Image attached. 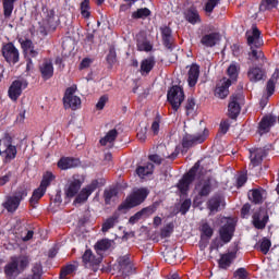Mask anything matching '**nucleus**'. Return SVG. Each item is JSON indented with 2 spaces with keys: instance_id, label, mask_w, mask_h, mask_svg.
Listing matches in <instances>:
<instances>
[{
  "instance_id": "1",
  "label": "nucleus",
  "mask_w": 279,
  "mask_h": 279,
  "mask_svg": "<svg viewBox=\"0 0 279 279\" xmlns=\"http://www.w3.org/2000/svg\"><path fill=\"white\" fill-rule=\"evenodd\" d=\"M97 186H99V182L94 180L90 184L82 189V181L73 177L68 180L63 191L66 199H73V197H75L73 204L74 206H80V204L88 202V197L97 191Z\"/></svg>"
},
{
  "instance_id": "2",
  "label": "nucleus",
  "mask_w": 279,
  "mask_h": 279,
  "mask_svg": "<svg viewBox=\"0 0 279 279\" xmlns=\"http://www.w3.org/2000/svg\"><path fill=\"white\" fill-rule=\"evenodd\" d=\"M247 44L250 45L252 51L248 53V60L252 62L256 60H263L265 54L258 47H262L263 39L260 38V31L256 26L246 32ZM255 47V48H254Z\"/></svg>"
},
{
  "instance_id": "3",
  "label": "nucleus",
  "mask_w": 279,
  "mask_h": 279,
  "mask_svg": "<svg viewBox=\"0 0 279 279\" xmlns=\"http://www.w3.org/2000/svg\"><path fill=\"white\" fill-rule=\"evenodd\" d=\"M147 195H149V192L145 187L135 190L131 195L126 197L125 202L119 206V210H130V208L140 206V204L145 202Z\"/></svg>"
},
{
  "instance_id": "4",
  "label": "nucleus",
  "mask_w": 279,
  "mask_h": 279,
  "mask_svg": "<svg viewBox=\"0 0 279 279\" xmlns=\"http://www.w3.org/2000/svg\"><path fill=\"white\" fill-rule=\"evenodd\" d=\"M210 191H213V181L210 179L201 180L195 186L194 206H202L204 204L202 197H208Z\"/></svg>"
},
{
  "instance_id": "5",
  "label": "nucleus",
  "mask_w": 279,
  "mask_h": 279,
  "mask_svg": "<svg viewBox=\"0 0 279 279\" xmlns=\"http://www.w3.org/2000/svg\"><path fill=\"white\" fill-rule=\"evenodd\" d=\"M77 85H72L65 89V94L63 97V106L64 108H71V110H77L80 106H82V99L76 96Z\"/></svg>"
},
{
  "instance_id": "6",
  "label": "nucleus",
  "mask_w": 279,
  "mask_h": 279,
  "mask_svg": "<svg viewBox=\"0 0 279 279\" xmlns=\"http://www.w3.org/2000/svg\"><path fill=\"white\" fill-rule=\"evenodd\" d=\"M24 197H27V189L20 187L14 195L7 198V201L3 203V207L8 210V213H14L21 205V201Z\"/></svg>"
},
{
  "instance_id": "7",
  "label": "nucleus",
  "mask_w": 279,
  "mask_h": 279,
  "mask_svg": "<svg viewBox=\"0 0 279 279\" xmlns=\"http://www.w3.org/2000/svg\"><path fill=\"white\" fill-rule=\"evenodd\" d=\"M27 80L17 78L12 82L9 87L8 95L12 101H16L21 95H23V90L27 88Z\"/></svg>"
},
{
  "instance_id": "8",
  "label": "nucleus",
  "mask_w": 279,
  "mask_h": 279,
  "mask_svg": "<svg viewBox=\"0 0 279 279\" xmlns=\"http://www.w3.org/2000/svg\"><path fill=\"white\" fill-rule=\"evenodd\" d=\"M168 101L174 110H178L184 101V90L180 86H173L168 92Z\"/></svg>"
},
{
  "instance_id": "9",
  "label": "nucleus",
  "mask_w": 279,
  "mask_h": 279,
  "mask_svg": "<svg viewBox=\"0 0 279 279\" xmlns=\"http://www.w3.org/2000/svg\"><path fill=\"white\" fill-rule=\"evenodd\" d=\"M2 56L8 64H16L20 60L19 49L12 43L2 46Z\"/></svg>"
},
{
  "instance_id": "10",
  "label": "nucleus",
  "mask_w": 279,
  "mask_h": 279,
  "mask_svg": "<svg viewBox=\"0 0 279 279\" xmlns=\"http://www.w3.org/2000/svg\"><path fill=\"white\" fill-rule=\"evenodd\" d=\"M221 223H225L220 229V239L223 243H230L232 241V235L234 234V219L222 218Z\"/></svg>"
},
{
  "instance_id": "11",
  "label": "nucleus",
  "mask_w": 279,
  "mask_h": 279,
  "mask_svg": "<svg viewBox=\"0 0 279 279\" xmlns=\"http://www.w3.org/2000/svg\"><path fill=\"white\" fill-rule=\"evenodd\" d=\"M208 138V130L204 129L201 133L195 135H186L183 138V147H192L197 143H204Z\"/></svg>"
},
{
  "instance_id": "12",
  "label": "nucleus",
  "mask_w": 279,
  "mask_h": 279,
  "mask_svg": "<svg viewBox=\"0 0 279 279\" xmlns=\"http://www.w3.org/2000/svg\"><path fill=\"white\" fill-rule=\"evenodd\" d=\"M269 221V216L267 215V210L259 209L253 215V226L257 228V230L265 229L267 222Z\"/></svg>"
},
{
  "instance_id": "13",
  "label": "nucleus",
  "mask_w": 279,
  "mask_h": 279,
  "mask_svg": "<svg viewBox=\"0 0 279 279\" xmlns=\"http://www.w3.org/2000/svg\"><path fill=\"white\" fill-rule=\"evenodd\" d=\"M230 86H232V81L230 78L220 80L217 84L215 95L219 99H226V97L230 94V90L228 89Z\"/></svg>"
},
{
  "instance_id": "14",
  "label": "nucleus",
  "mask_w": 279,
  "mask_h": 279,
  "mask_svg": "<svg viewBox=\"0 0 279 279\" xmlns=\"http://www.w3.org/2000/svg\"><path fill=\"white\" fill-rule=\"evenodd\" d=\"M241 95L232 96L228 106L229 117L236 119L241 112Z\"/></svg>"
},
{
  "instance_id": "15",
  "label": "nucleus",
  "mask_w": 279,
  "mask_h": 279,
  "mask_svg": "<svg viewBox=\"0 0 279 279\" xmlns=\"http://www.w3.org/2000/svg\"><path fill=\"white\" fill-rule=\"evenodd\" d=\"M56 29V15L53 11H50L48 19L43 21V27H40L41 36H47L49 32H53Z\"/></svg>"
},
{
  "instance_id": "16",
  "label": "nucleus",
  "mask_w": 279,
  "mask_h": 279,
  "mask_svg": "<svg viewBox=\"0 0 279 279\" xmlns=\"http://www.w3.org/2000/svg\"><path fill=\"white\" fill-rule=\"evenodd\" d=\"M193 175H195V168L190 170V172L179 181L178 189L182 195L186 194L189 191V186H191V183L193 182Z\"/></svg>"
},
{
  "instance_id": "17",
  "label": "nucleus",
  "mask_w": 279,
  "mask_h": 279,
  "mask_svg": "<svg viewBox=\"0 0 279 279\" xmlns=\"http://www.w3.org/2000/svg\"><path fill=\"white\" fill-rule=\"evenodd\" d=\"M2 145H4V147H7L2 151L4 162H11V160H14L16 158V146L10 144V141H8V140H2Z\"/></svg>"
},
{
  "instance_id": "18",
  "label": "nucleus",
  "mask_w": 279,
  "mask_h": 279,
  "mask_svg": "<svg viewBox=\"0 0 279 279\" xmlns=\"http://www.w3.org/2000/svg\"><path fill=\"white\" fill-rule=\"evenodd\" d=\"M159 151H162L161 157L159 155H150L149 156V160H151V162H155V165H160L162 162V160H165V158H175V156H178V154L175 153H169V150L167 149L166 146H159Z\"/></svg>"
},
{
  "instance_id": "19",
  "label": "nucleus",
  "mask_w": 279,
  "mask_h": 279,
  "mask_svg": "<svg viewBox=\"0 0 279 279\" xmlns=\"http://www.w3.org/2000/svg\"><path fill=\"white\" fill-rule=\"evenodd\" d=\"M19 43L25 53V56H29L31 58H36L38 56V50L34 49V43L29 39L20 38Z\"/></svg>"
},
{
  "instance_id": "20",
  "label": "nucleus",
  "mask_w": 279,
  "mask_h": 279,
  "mask_svg": "<svg viewBox=\"0 0 279 279\" xmlns=\"http://www.w3.org/2000/svg\"><path fill=\"white\" fill-rule=\"evenodd\" d=\"M118 268L121 276H128L132 271V264H130V256L124 255L118 258Z\"/></svg>"
},
{
  "instance_id": "21",
  "label": "nucleus",
  "mask_w": 279,
  "mask_h": 279,
  "mask_svg": "<svg viewBox=\"0 0 279 279\" xmlns=\"http://www.w3.org/2000/svg\"><path fill=\"white\" fill-rule=\"evenodd\" d=\"M39 71L44 80H50V77H53V63L51 60H44L39 65Z\"/></svg>"
},
{
  "instance_id": "22",
  "label": "nucleus",
  "mask_w": 279,
  "mask_h": 279,
  "mask_svg": "<svg viewBox=\"0 0 279 279\" xmlns=\"http://www.w3.org/2000/svg\"><path fill=\"white\" fill-rule=\"evenodd\" d=\"M274 123H276V118L271 117V116H266L262 119V121L259 122V126H258V134H260V136H263V134H267V132H269L271 125H274Z\"/></svg>"
},
{
  "instance_id": "23",
  "label": "nucleus",
  "mask_w": 279,
  "mask_h": 279,
  "mask_svg": "<svg viewBox=\"0 0 279 279\" xmlns=\"http://www.w3.org/2000/svg\"><path fill=\"white\" fill-rule=\"evenodd\" d=\"M219 40H221V35H219V33H210L203 36L201 43L205 47H215Z\"/></svg>"
},
{
  "instance_id": "24",
  "label": "nucleus",
  "mask_w": 279,
  "mask_h": 279,
  "mask_svg": "<svg viewBox=\"0 0 279 279\" xmlns=\"http://www.w3.org/2000/svg\"><path fill=\"white\" fill-rule=\"evenodd\" d=\"M247 77L250 82H260L265 77V71L258 66H251L247 72Z\"/></svg>"
},
{
  "instance_id": "25",
  "label": "nucleus",
  "mask_w": 279,
  "mask_h": 279,
  "mask_svg": "<svg viewBox=\"0 0 279 279\" xmlns=\"http://www.w3.org/2000/svg\"><path fill=\"white\" fill-rule=\"evenodd\" d=\"M265 156H266V153H265V149L263 148L251 150V155H250L251 165L253 167H258V165L263 162V158H265Z\"/></svg>"
},
{
  "instance_id": "26",
  "label": "nucleus",
  "mask_w": 279,
  "mask_h": 279,
  "mask_svg": "<svg viewBox=\"0 0 279 279\" xmlns=\"http://www.w3.org/2000/svg\"><path fill=\"white\" fill-rule=\"evenodd\" d=\"M236 258V252L232 251L226 254H222L219 259V267L221 269H228L230 265H232V262Z\"/></svg>"
},
{
  "instance_id": "27",
  "label": "nucleus",
  "mask_w": 279,
  "mask_h": 279,
  "mask_svg": "<svg viewBox=\"0 0 279 279\" xmlns=\"http://www.w3.org/2000/svg\"><path fill=\"white\" fill-rule=\"evenodd\" d=\"M80 165V160L73 159L71 157H62L58 161L59 169L66 171V169H73V167H77Z\"/></svg>"
},
{
  "instance_id": "28",
  "label": "nucleus",
  "mask_w": 279,
  "mask_h": 279,
  "mask_svg": "<svg viewBox=\"0 0 279 279\" xmlns=\"http://www.w3.org/2000/svg\"><path fill=\"white\" fill-rule=\"evenodd\" d=\"M199 80V65L192 64L187 73L189 86H195Z\"/></svg>"
},
{
  "instance_id": "29",
  "label": "nucleus",
  "mask_w": 279,
  "mask_h": 279,
  "mask_svg": "<svg viewBox=\"0 0 279 279\" xmlns=\"http://www.w3.org/2000/svg\"><path fill=\"white\" fill-rule=\"evenodd\" d=\"M184 17L187 23H191L192 25H195V23H199V13L197 12L196 8L192 7L185 10Z\"/></svg>"
},
{
  "instance_id": "30",
  "label": "nucleus",
  "mask_w": 279,
  "mask_h": 279,
  "mask_svg": "<svg viewBox=\"0 0 279 279\" xmlns=\"http://www.w3.org/2000/svg\"><path fill=\"white\" fill-rule=\"evenodd\" d=\"M83 262L85 263L86 267H95V265H99V263H101L99 258H95V255H93V251L90 250L85 251Z\"/></svg>"
},
{
  "instance_id": "31",
  "label": "nucleus",
  "mask_w": 279,
  "mask_h": 279,
  "mask_svg": "<svg viewBox=\"0 0 279 279\" xmlns=\"http://www.w3.org/2000/svg\"><path fill=\"white\" fill-rule=\"evenodd\" d=\"M279 80V70L275 71L270 77V80L267 83L266 90L268 94V97H271L276 90V84H278Z\"/></svg>"
},
{
  "instance_id": "32",
  "label": "nucleus",
  "mask_w": 279,
  "mask_h": 279,
  "mask_svg": "<svg viewBox=\"0 0 279 279\" xmlns=\"http://www.w3.org/2000/svg\"><path fill=\"white\" fill-rule=\"evenodd\" d=\"M151 173H154V165L147 162L144 166H138L136 168V174L138 175V178H147V175H151Z\"/></svg>"
},
{
  "instance_id": "33",
  "label": "nucleus",
  "mask_w": 279,
  "mask_h": 279,
  "mask_svg": "<svg viewBox=\"0 0 279 279\" xmlns=\"http://www.w3.org/2000/svg\"><path fill=\"white\" fill-rule=\"evenodd\" d=\"M161 36L163 40V45L171 49V45H173V37L171 36V28L163 26L161 27Z\"/></svg>"
},
{
  "instance_id": "34",
  "label": "nucleus",
  "mask_w": 279,
  "mask_h": 279,
  "mask_svg": "<svg viewBox=\"0 0 279 279\" xmlns=\"http://www.w3.org/2000/svg\"><path fill=\"white\" fill-rule=\"evenodd\" d=\"M46 193H47V190L39 185V187H37L33 192V195H32V197L29 199L31 206H36V204H38V202H40V199L45 196Z\"/></svg>"
},
{
  "instance_id": "35",
  "label": "nucleus",
  "mask_w": 279,
  "mask_h": 279,
  "mask_svg": "<svg viewBox=\"0 0 279 279\" xmlns=\"http://www.w3.org/2000/svg\"><path fill=\"white\" fill-rule=\"evenodd\" d=\"M156 64V61L154 58L144 59L141 63V73L142 75H148L154 69V65Z\"/></svg>"
},
{
  "instance_id": "36",
  "label": "nucleus",
  "mask_w": 279,
  "mask_h": 279,
  "mask_svg": "<svg viewBox=\"0 0 279 279\" xmlns=\"http://www.w3.org/2000/svg\"><path fill=\"white\" fill-rule=\"evenodd\" d=\"M117 136H119L117 130L109 131L104 138L100 140V145H112V143L117 141Z\"/></svg>"
},
{
  "instance_id": "37",
  "label": "nucleus",
  "mask_w": 279,
  "mask_h": 279,
  "mask_svg": "<svg viewBox=\"0 0 279 279\" xmlns=\"http://www.w3.org/2000/svg\"><path fill=\"white\" fill-rule=\"evenodd\" d=\"M19 264L16 262V257H13L11 263H9L4 268V274L7 276H14V274H19Z\"/></svg>"
},
{
  "instance_id": "38",
  "label": "nucleus",
  "mask_w": 279,
  "mask_h": 279,
  "mask_svg": "<svg viewBox=\"0 0 279 279\" xmlns=\"http://www.w3.org/2000/svg\"><path fill=\"white\" fill-rule=\"evenodd\" d=\"M250 199L254 202V204H260L265 197V191L263 190H253L248 195Z\"/></svg>"
},
{
  "instance_id": "39",
  "label": "nucleus",
  "mask_w": 279,
  "mask_h": 279,
  "mask_svg": "<svg viewBox=\"0 0 279 279\" xmlns=\"http://www.w3.org/2000/svg\"><path fill=\"white\" fill-rule=\"evenodd\" d=\"M14 1L16 0H3V14L4 19H10L14 10Z\"/></svg>"
},
{
  "instance_id": "40",
  "label": "nucleus",
  "mask_w": 279,
  "mask_h": 279,
  "mask_svg": "<svg viewBox=\"0 0 279 279\" xmlns=\"http://www.w3.org/2000/svg\"><path fill=\"white\" fill-rule=\"evenodd\" d=\"M222 204L223 201L221 199V196H216L208 202V208L210 213H217V210H219V206H221Z\"/></svg>"
},
{
  "instance_id": "41",
  "label": "nucleus",
  "mask_w": 279,
  "mask_h": 279,
  "mask_svg": "<svg viewBox=\"0 0 279 279\" xmlns=\"http://www.w3.org/2000/svg\"><path fill=\"white\" fill-rule=\"evenodd\" d=\"M110 247H112V241L108 239L100 240L95 245V250L98 252H106V250H110Z\"/></svg>"
},
{
  "instance_id": "42",
  "label": "nucleus",
  "mask_w": 279,
  "mask_h": 279,
  "mask_svg": "<svg viewBox=\"0 0 279 279\" xmlns=\"http://www.w3.org/2000/svg\"><path fill=\"white\" fill-rule=\"evenodd\" d=\"M227 73L232 82H236V77H239V64L231 63Z\"/></svg>"
},
{
  "instance_id": "43",
  "label": "nucleus",
  "mask_w": 279,
  "mask_h": 279,
  "mask_svg": "<svg viewBox=\"0 0 279 279\" xmlns=\"http://www.w3.org/2000/svg\"><path fill=\"white\" fill-rule=\"evenodd\" d=\"M54 180H56V175H53V173L46 172L43 177V180L39 186H41L47 191V186H49V184H51V182H53Z\"/></svg>"
},
{
  "instance_id": "44",
  "label": "nucleus",
  "mask_w": 279,
  "mask_h": 279,
  "mask_svg": "<svg viewBox=\"0 0 279 279\" xmlns=\"http://www.w3.org/2000/svg\"><path fill=\"white\" fill-rule=\"evenodd\" d=\"M185 110H186L187 117L195 116V112H197V105L195 104L194 99H187Z\"/></svg>"
},
{
  "instance_id": "45",
  "label": "nucleus",
  "mask_w": 279,
  "mask_h": 279,
  "mask_svg": "<svg viewBox=\"0 0 279 279\" xmlns=\"http://www.w3.org/2000/svg\"><path fill=\"white\" fill-rule=\"evenodd\" d=\"M151 14V11L147 8L138 9L132 13V19H147Z\"/></svg>"
},
{
  "instance_id": "46",
  "label": "nucleus",
  "mask_w": 279,
  "mask_h": 279,
  "mask_svg": "<svg viewBox=\"0 0 279 279\" xmlns=\"http://www.w3.org/2000/svg\"><path fill=\"white\" fill-rule=\"evenodd\" d=\"M81 14L84 19H88V16H90V0H84L81 3Z\"/></svg>"
},
{
  "instance_id": "47",
  "label": "nucleus",
  "mask_w": 279,
  "mask_h": 279,
  "mask_svg": "<svg viewBox=\"0 0 279 279\" xmlns=\"http://www.w3.org/2000/svg\"><path fill=\"white\" fill-rule=\"evenodd\" d=\"M151 44L147 41L145 38H138L137 39V49L138 51H151Z\"/></svg>"
},
{
  "instance_id": "48",
  "label": "nucleus",
  "mask_w": 279,
  "mask_h": 279,
  "mask_svg": "<svg viewBox=\"0 0 279 279\" xmlns=\"http://www.w3.org/2000/svg\"><path fill=\"white\" fill-rule=\"evenodd\" d=\"M75 269H77V267L73 264H70V265L65 266L61 270L60 278L61 279H66V276H71L75 271Z\"/></svg>"
},
{
  "instance_id": "49",
  "label": "nucleus",
  "mask_w": 279,
  "mask_h": 279,
  "mask_svg": "<svg viewBox=\"0 0 279 279\" xmlns=\"http://www.w3.org/2000/svg\"><path fill=\"white\" fill-rule=\"evenodd\" d=\"M114 223H117V217L112 216L108 218L104 223H102V232H108V230H111V228H114Z\"/></svg>"
},
{
  "instance_id": "50",
  "label": "nucleus",
  "mask_w": 279,
  "mask_h": 279,
  "mask_svg": "<svg viewBox=\"0 0 279 279\" xmlns=\"http://www.w3.org/2000/svg\"><path fill=\"white\" fill-rule=\"evenodd\" d=\"M278 5V0H263L259 10H271Z\"/></svg>"
},
{
  "instance_id": "51",
  "label": "nucleus",
  "mask_w": 279,
  "mask_h": 279,
  "mask_svg": "<svg viewBox=\"0 0 279 279\" xmlns=\"http://www.w3.org/2000/svg\"><path fill=\"white\" fill-rule=\"evenodd\" d=\"M151 213H153L151 208L143 209L142 211H140V213L135 214L134 216H132L129 221H130V223H136V221H138V219H141V217L143 215H151Z\"/></svg>"
},
{
  "instance_id": "52",
  "label": "nucleus",
  "mask_w": 279,
  "mask_h": 279,
  "mask_svg": "<svg viewBox=\"0 0 279 279\" xmlns=\"http://www.w3.org/2000/svg\"><path fill=\"white\" fill-rule=\"evenodd\" d=\"M16 263H17V269L20 271H23V269H25V267L29 265V258H27V256H21L16 258Z\"/></svg>"
},
{
  "instance_id": "53",
  "label": "nucleus",
  "mask_w": 279,
  "mask_h": 279,
  "mask_svg": "<svg viewBox=\"0 0 279 279\" xmlns=\"http://www.w3.org/2000/svg\"><path fill=\"white\" fill-rule=\"evenodd\" d=\"M172 232H173V223L170 222L161 229L162 239H167V236H171Z\"/></svg>"
},
{
  "instance_id": "54",
  "label": "nucleus",
  "mask_w": 279,
  "mask_h": 279,
  "mask_svg": "<svg viewBox=\"0 0 279 279\" xmlns=\"http://www.w3.org/2000/svg\"><path fill=\"white\" fill-rule=\"evenodd\" d=\"M201 232L204 236H207V239H210L213 236V228H210V225L208 223H203L201 227Z\"/></svg>"
},
{
  "instance_id": "55",
  "label": "nucleus",
  "mask_w": 279,
  "mask_h": 279,
  "mask_svg": "<svg viewBox=\"0 0 279 279\" xmlns=\"http://www.w3.org/2000/svg\"><path fill=\"white\" fill-rule=\"evenodd\" d=\"M117 197V190L111 189V190H106L105 191V202L106 204H110L112 199Z\"/></svg>"
},
{
  "instance_id": "56",
  "label": "nucleus",
  "mask_w": 279,
  "mask_h": 279,
  "mask_svg": "<svg viewBox=\"0 0 279 279\" xmlns=\"http://www.w3.org/2000/svg\"><path fill=\"white\" fill-rule=\"evenodd\" d=\"M270 247H271V241H269L268 239H263L260 243V252H263V254H267Z\"/></svg>"
},
{
  "instance_id": "57",
  "label": "nucleus",
  "mask_w": 279,
  "mask_h": 279,
  "mask_svg": "<svg viewBox=\"0 0 279 279\" xmlns=\"http://www.w3.org/2000/svg\"><path fill=\"white\" fill-rule=\"evenodd\" d=\"M218 3H219V0H206L205 12H213V10L217 8Z\"/></svg>"
},
{
  "instance_id": "58",
  "label": "nucleus",
  "mask_w": 279,
  "mask_h": 279,
  "mask_svg": "<svg viewBox=\"0 0 279 279\" xmlns=\"http://www.w3.org/2000/svg\"><path fill=\"white\" fill-rule=\"evenodd\" d=\"M34 238V231H27L26 235H22L21 238H19L16 240V244L21 245V243L25 242V241H31V239Z\"/></svg>"
},
{
  "instance_id": "59",
  "label": "nucleus",
  "mask_w": 279,
  "mask_h": 279,
  "mask_svg": "<svg viewBox=\"0 0 279 279\" xmlns=\"http://www.w3.org/2000/svg\"><path fill=\"white\" fill-rule=\"evenodd\" d=\"M106 104H108V96H101L98 102L96 104V109L104 110V108L106 107Z\"/></svg>"
},
{
  "instance_id": "60",
  "label": "nucleus",
  "mask_w": 279,
  "mask_h": 279,
  "mask_svg": "<svg viewBox=\"0 0 279 279\" xmlns=\"http://www.w3.org/2000/svg\"><path fill=\"white\" fill-rule=\"evenodd\" d=\"M234 278H238V279H246V278H247V270H245V268H239V269L234 272Z\"/></svg>"
},
{
  "instance_id": "61",
  "label": "nucleus",
  "mask_w": 279,
  "mask_h": 279,
  "mask_svg": "<svg viewBox=\"0 0 279 279\" xmlns=\"http://www.w3.org/2000/svg\"><path fill=\"white\" fill-rule=\"evenodd\" d=\"M228 130H230V120H222L220 123V132L227 134Z\"/></svg>"
},
{
  "instance_id": "62",
  "label": "nucleus",
  "mask_w": 279,
  "mask_h": 279,
  "mask_svg": "<svg viewBox=\"0 0 279 279\" xmlns=\"http://www.w3.org/2000/svg\"><path fill=\"white\" fill-rule=\"evenodd\" d=\"M189 208H191V199H185L181 205L182 215H186V213H189Z\"/></svg>"
},
{
  "instance_id": "63",
  "label": "nucleus",
  "mask_w": 279,
  "mask_h": 279,
  "mask_svg": "<svg viewBox=\"0 0 279 279\" xmlns=\"http://www.w3.org/2000/svg\"><path fill=\"white\" fill-rule=\"evenodd\" d=\"M114 60H117V52H114V50H110L109 51V54L107 56V61L110 63V64H113Z\"/></svg>"
},
{
  "instance_id": "64",
  "label": "nucleus",
  "mask_w": 279,
  "mask_h": 279,
  "mask_svg": "<svg viewBox=\"0 0 279 279\" xmlns=\"http://www.w3.org/2000/svg\"><path fill=\"white\" fill-rule=\"evenodd\" d=\"M247 182V175L245 174H240L238 177V186H243Z\"/></svg>"
}]
</instances>
